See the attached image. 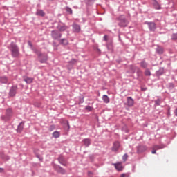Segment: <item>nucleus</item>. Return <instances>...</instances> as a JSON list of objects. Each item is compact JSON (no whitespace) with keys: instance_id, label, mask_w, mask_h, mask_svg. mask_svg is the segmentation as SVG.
<instances>
[{"instance_id":"c9c22d12","label":"nucleus","mask_w":177,"mask_h":177,"mask_svg":"<svg viewBox=\"0 0 177 177\" xmlns=\"http://www.w3.org/2000/svg\"><path fill=\"white\" fill-rule=\"evenodd\" d=\"M155 103L157 106H160V103H161V100H157L155 101Z\"/></svg>"},{"instance_id":"cd10ccee","label":"nucleus","mask_w":177,"mask_h":177,"mask_svg":"<svg viewBox=\"0 0 177 177\" xmlns=\"http://www.w3.org/2000/svg\"><path fill=\"white\" fill-rule=\"evenodd\" d=\"M141 67H143L144 68H146L147 67V64H146V62L142 61L140 63Z\"/></svg>"},{"instance_id":"c03bdc74","label":"nucleus","mask_w":177,"mask_h":177,"mask_svg":"<svg viewBox=\"0 0 177 177\" xmlns=\"http://www.w3.org/2000/svg\"><path fill=\"white\" fill-rule=\"evenodd\" d=\"M90 2H95V0H90Z\"/></svg>"},{"instance_id":"09e8293b","label":"nucleus","mask_w":177,"mask_h":177,"mask_svg":"<svg viewBox=\"0 0 177 177\" xmlns=\"http://www.w3.org/2000/svg\"><path fill=\"white\" fill-rule=\"evenodd\" d=\"M176 72H177V70H176Z\"/></svg>"},{"instance_id":"4be33fe9","label":"nucleus","mask_w":177,"mask_h":177,"mask_svg":"<svg viewBox=\"0 0 177 177\" xmlns=\"http://www.w3.org/2000/svg\"><path fill=\"white\" fill-rule=\"evenodd\" d=\"M102 100H104V103H110V98L107 95H103Z\"/></svg>"},{"instance_id":"f8f14e48","label":"nucleus","mask_w":177,"mask_h":177,"mask_svg":"<svg viewBox=\"0 0 177 177\" xmlns=\"http://www.w3.org/2000/svg\"><path fill=\"white\" fill-rule=\"evenodd\" d=\"M73 27V30L74 32H80V31H81V26H80V25L77 24H73L72 25Z\"/></svg>"},{"instance_id":"a878e982","label":"nucleus","mask_w":177,"mask_h":177,"mask_svg":"<svg viewBox=\"0 0 177 177\" xmlns=\"http://www.w3.org/2000/svg\"><path fill=\"white\" fill-rule=\"evenodd\" d=\"M83 142L86 147H88L89 146V139H84Z\"/></svg>"},{"instance_id":"a211bd4d","label":"nucleus","mask_w":177,"mask_h":177,"mask_svg":"<svg viewBox=\"0 0 177 177\" xmlns=\"http://www.w3.org/2000/svg\"><path fill=\"white\" fill-rule=\"evenodd\" d=\"M127 103L129 107H132V106H133V100L132 99V97H127Z\"/></svg>"},{"instance_id":"9d476101","label":"nucleus","mask_w":177,"mask_h":177,"mask_svg":"<svg viewBox=\"0 0 177 177\" xmlns=\"http://www.w3.org/2000/svg\"><path fill=\"white\" fill-rule=\"evenodd\" d=\"M24 124L25 122L22 121L19 123V125L17 126V133H21L23 132V130L24 129Z\"/></svg>"},{"instance_id":"c85d7f7f","label":"nucleus","mask_w":177,"mask_h":177,"mask_svg":"<svg viewBox=\"0 0 177 177\" xmlns=\"http://www.w3.org/2000/svg\"><path fill=\"white\" fill-rule=\"evenodd\" d=\"M73 66L70 64L66 65L67 70H68L69 71H71V70H73Z\"/></svg>"},{"instance_id":"9b49d317","label":"nucleus","mask_w":177,"mask_h":177,"mask_svg":"<svg viewBox=\"0 0 177 177\" xmlns=\"http://www.w3.org/2000/svg\"><path fill=\"white\" fill-rule=\"evenodd\" d=\"M58 41L59 45H62V46H67V45H68V39L66 38L59 39Z\"/></svg>"},{"instance_id":"ea45409f","label":"nucleus","mask_w":177,"mask_h":177,"mask_svg":"<svg viewBox=\"0 0 177 177\" xmlns=\"http://www.w3.org/2000/svg\"><path fill=\"white\" fill-rule=\"evenodd\" d=\"M156 150L154 149H153V150H152V154H156Z\"/></svg>"},{"instance_id":"f03ea898","label":"nucleus","mask_w":177,"mask_h":177,"mask_svg":"<svg viewBox=\"0 0 177 177\" xmlns=\"http://www.w3.org/2000/svg\"><path fill=\"white\" fill-rule=\"evenodd\" d=\"M8 49H9L12 57L17 59L20 56V49L19 48V46L16 44V42L12 41L8 46Z\"/></svg>"},{"instance_id":"39448f33","label":"nucleus","mask_w":177,"mask_h":177,"mask_svg":"<svg viewBox=\"0 0 177 177\" xmlns=\"http://www.w3.org/2000/svg\"><path fill=\"white\" fill-rule=\"evenodd\" d=\"M57 30L59 32H63L66 31V30H68V27L66 26V24L62 23V21H59V22L58 23V25L57 26Z\"/></svg>"},{"instance_id":"7ed1b4c3","label":"nucleus","mask_w":177,"mask_h":177,"mask_svg":"<svg viewBox=\"0 0 177 177\" xmlns=\"http://www.w3.org/2000/svg\"><path fill=\"white\" fill-rule=\"evenodd\" d=\"M13 117V109L12 108H8L6 109L5 115L1 116L2 121H9L10 118Z\"/></svg>"},{"instance_id":"49530a36","label":"nucleus","mask_w":177,"mask_h":177,"mask_svg":"<svg viewBox=\"0 0 177 177\" xmlns=\"http://www.w3.org/2000/svg\"><path fill=\"white\" fill-rule=\"evenodd\" d=\"M55 44H56V42H53V45H55Z\"/></svg>"},{"instance_id":"de8ad7c7","label":"nucleus","mask_w":177,"mask_h":177,"mask_svg":"<svg viewBox=\"0 0 177 177\" xmlns=\"http://www.w3.org/2000/svg\"><path fill=\"white\" fill-rule=\"evenodd\" d=\"M88 175H89V171L87 172Z\"/></svg>"},{"instance_id":"a18cd8bd","label":"nucleus","mask_w":177,"mask_h":177,"mask_svg":"<svg viewBox=\"0 0 177 177\" xmlns=\"http://www.w3.org/2000/svg\"><path fill=\"white\" fill-rule=\"evenodd\" d=\"M9 158H10L9 156H7V160H9Z\"/></svg>"},{"instance_id":"20e7f679","label":"nucleus","mask_w":177,"mask_h":177,"mask_svg":"<svg viewBox=\"0 0 177 177\" xmlns=\"http://www.w3.org/2000/svg\"><path fill=\"white\" fill-rule=\"evenodd\" d=\"M62 34L58 30L51 31L50 36L54 41H59L62 38Z\"/></svg>"},{"instance_id":"b1692460","label":"nucleus","mask_w":177,"mask_h":177,"mask_svg":"<svg viewBox=\"0 0 177 177\" xmlns=\"http://www.w3.org/2000/svg\"><path fill=\"white\" fill-rule=\"evenodd\" d=\"M56 129V126H55V124H52L48 128V131L50 132H52L53 131H55Z\"/></svg>"},{"instance_id":"473e14b6","label":"nucleus","mask_w":177,"mask_h":177,"mask_svg":"<svg viewBox=\"0 0 177 177\" xmlns=\"http://www.w3.org/2000/svg\"><path fill=\"white\" fill-rule=\"evenodd\" d=\"M153 149L155 150H159V149H161V147H160V146H158V145H154L153 147Z\"/></svg>"},{"instance_id":"6e6552de","label":"nucleus","mask_w":177,"mask_h":177,"mask_svg":"<svg viewBox=\"0 0 177 177\" xmlns=\"http://www.w3.org/2000/svg\"><path fill=\"white\" fill-rule=\"evenodd\" d=\"M58 162L61 164V165H63L64 167H67V160H66V158H64V156L60 155L58 158Z\"/></svg>"},{"instance_id":"72a5a7b5","label":"nucleus","mask_w":177,"mask_h":177,"mask_svg":"<svg viewBox=\"0 0 177 177\" xmlns=\"http://www.w3.org/2000/svg\"><path fill=\"white\" fill-rule=\"evenodd\" d=\"M84 102V97H80L79 103L82 104Z\"/></svg>"},{"instance_id":"4c0bfd02","label":"nucleus","mask_w":177,"mask_h":177,"mask_svg":"<svg viewBox=\"0 0 177 177\" xmlns=\"http://www.w3.org/2000/svg\"><path fill=\"white\" fill-rule=\"evenodd\" d=\"M4 171H5V169H4L3 168L0 167V174L3 173V172H4Z\"/></svg>"},{"instance_id":"58836bf2","label":"nucleus","mask_w":177,"mask_h":177,"mask_svg":"<svg viewBox=\"0 0 177 177\" xmlns=\"http://www.w3.org/2000/svg\"><path fill=\"white\" fill-rule=\"evenodd\" d=\"M66 124L68 127V129H70V123L68 122V121H66Z\"/></svg>"},{"instance_id":"dca6fc26","label":"nucleus","mask_w":177,"mask_h":177,"mask_svg":"<svg viewBox=\"0 0 177 177\" xmlns=\"http://www.w3.org/2000/svg\"><path fill=\"white\" fill-rule=\"evenodd\" d=\"M149 28L150 31H155L156 30V24L153 22H149L148 23Z\"/></svg>"},{"instance_id":"c756f323","label":"nucleus","mask_w":177,"mask_h":177,"mask_svg":"<svg viewBox=\"0 0 177 177\" xmlns=\"http://www.w3.org/2000/svg\"><path fill=\"white\" fill-rule=\"evenodd\" d=\"M36 157L41 162L44 160V158L42 157H41V156H39V154H38V153H36Z\"/></svg>"},{"instance_id":"2f4dec72","label":"nucleus","mask_w":177,"mask_h":177,"mask_svg":"<svg viewBox=\"0 0 177 177\" xmlns=\"http://www.w3.org/2000/svg\"><path fill=\"white\" fill-rule=\"evenodd\" d=\"M151 74V73H150V71H149V70L145 71V75H147V77L150 76Z\"/></svg>"},{"instance_id":"5701e85b","label":"nucleus","mask_w":177,"mask_h":177,"mask_svg":"<svg viewBox=\"0 0 177 177\" xmlns=\"http://www.w3.org/2000/svg\"><path fill=\"white\" fill-rule=\"evenodd\" d=\"M153 6H154L155 9H161V6L157 1H155L153 3Z\"/></svg>"},{"instance_id":"7c9ffc66","label":"nucleus","mask_w":177,"mask_h":177,"mask_svg":"<svg viewBox=\"0 0 177 177\" xmlns=\"http://www.w3.org/2000/svg\"><path fill=\"white\" fill-rule=\"evenodd\" d=\"M171 39H173V40H176L177 39V33L172 35Z\"/></svg>"},{"instance_id":"1a4fd4ad","label":"nucleus","mask_w":177,"mask_h":177,"mask_svg":"<svg viewBox=\"0 0 177 177\" xmlns=\"http://www.w3.org/2000/svg\"><path fill=\"white\" fill-rule=\"evenodd\" d=\"M119 26L120 27H127L128 26V21L124 17H120Z\"/></svg>"},{"instance_id":"37998d69","label":"nucleus","mask_w":177,"mask_h":177,"mask_svg":"<svg viewBox=\"0 0 177 177\" xmlns=\"http://www.w3.org/2000/svg\"><path fill=\"white\" fill-rule=\"evenodd\" d=\"M86 110H89V105H87V106H86Z\"/></svg>"},{"instance_id":"412c9836","label":"nucleus","mask_w":177,"mask_h":177,"mask_svg":"<svg viewBox=\"0 0 177 177\" xmlns=\"http://www.w3.org/2000/svg\"><path fill=\"white\" fill-rule=\"evenodd\" d=\"M24 81L27 84H31L32 82V78L26 77L24 78Z\"/></svg>"},{"instance_id":"4468645a","label":"nucleus","mask_w":177,"mask_h":177,"mask_svg":"<svg viewBox=\"0 0 177 177\" xmlns=\"http://www.w3.org/2000/svg\"><path fill=\"white\" fill-rule=\"evenodd\" d=\"M9 82V79L6 76L0 77V83L1 84H8Z\"/></svg>"},{"instance_id":"bb28decb","label":"nucleus","mask_w":177,"mask_h":177,"mask_svg":"<svg viewBox=\"0 0 177 177\" xmlns=\"http://www.w3.org/2000/svg\"><path fill=\"white\" fill-rule=\"evenodd\" d=\"M157 52H158V53H160V55H161L163 53L164 49H162V48H161V47H158Z\"/></svg>"},{"instance_id":"423d86ee","label":"nucleus","mask_w":177,"mask_h":177,"mask_svg":"<svg viewBox=\"0 0 177 177\" xmlns=\"http://www.w3.org/2000/svg\"><path fill=\"white\" fill-rule=\"evenodd\" d=\"M17 85H14L10 88V91L8 93L9 97H15L16 94L17 93Z\"/></svg>"},{"instance_id":"f3484780","label":"nucleus","mask_w":177,"mask_h":177,"mask_svg":"<svg viewBox=\"0 0 177 177\" xmlns=\"http://www.w3.org/2000/svg\"><path fill=\"white\" fill-rule=\"evenodd\" d=\"M36 16H41V17H45V12L42 10H37Z\"/></svg>"},{"instance_id":"f257e3e1","label":"nucleus","mask_w":177,"mask_h":177,"mask_svg":"<svg viewBox=\"0 0 177 177\" xmlns=\"http://www.w3.org/2000/svg\"><path fill=\"white\" fill-rule=\"evenodd\" d=\"M28 45L30 46L31 50H32V52L37 55L38 62H39L41 64L48 62L49 57L46 53H41V51L37 49V48L34 47L31 41H28Z\"/></svg>"},{"instance_id":"6ab92c4d","label":"nucleus","mask_w":177,"mask_h":177,"mask_svg":"<svg viewBox=\"0 0 177 177\" xmlns=\"http://www.w3.org/2000/svg\"><path fill=\"white\" fill-rule=\"evenodd\" d=\"M53 138H55V139H57L58 138H60V133L59 131H54L52 133Z\"/></svg>"},{"instance_id":"a19ab883","label":"nucleus","mask_w":177,"mask_h":177,"mask_svg":"<svg viewBox=\"0 0 177 177\" xmlns=\"http://www.w3.org/2000/svg\"><path fill=\"white\" fill-rule=\"evenodd\" d=\"M104 41H107V35L104 36Z\"/></svg>"},{"instance_id":"393cba45","label":"nucleus","mask_w":177,"mask_h":177,"mask_svg":"<svg viewBox=\"0 0 177 177\" xmlns=\"http://www.w3.org/2000/svg\"><path fill=\"white\" fill-rule=\"evenodd\" d=\"M77 63V59H72L71 61L68 62V64H71V66H74Z\"/></svg>"},{"instance_id":"2eb2a0df","label":"nucleus","mask_w":177,"mask_h":177,"mask_svg":"<svg viewBox=\"0 0 177 177\" xmlns=\"http://www.w3.org/2000/svg\"><path fill=\"white\" fill-rule=\"evenodd\" d=\"M120 142L116 141L113 143V147L112 148L113 151H117L120 149Z\"/></svg>"},{"instance_id":"ddd939ff","label":"nucleus","mask_w":177,"mask_h":177,"mask_svg":"<svg viewBox=\"0 0 177 177\" xmlns=\"http://www.w3.org/2000/svg\"><path fill=\"white\" fill-rule=\"evenodd\" d=\"M113 165H114L117 171H122V169H124V167H122V165L121 162L113 163Z\"/></svg>"},{"instance_id":"79ce46f5","label":"nucleus","mask_w":177,"mask_h":177,"mask_svg":"<svg viewBox=\"0 0 177 177\" xmlns=\"http://www.w3.org/2000/svg\"><path fill=\"white\" fill-rule=\"evenodd\" d=\"M174 114H175V115L177 116V108L176 109V110H175V111H174Z\"/></svg>"},{"instance_id":"0eeeda50","label":"nucleus","mask_w":177,"mask_h":177,"mask_svg":"<svg viewBox=\"0 0 177 177\" xmlns=\"http://www.w3.org/2000/svg\"><path fill=\"white\" fill-rule=\"evenodd\" d=\"M53 168L57 174H61V175H66V169L59 165H54Z\"/></svg>"},{"instance_id":"aec40b11","label":"nucleus","mask_w":177,"mask_h":177,"mask_svg":"<svg viewBox=\"0 0 177 177\" xmlns=\"http://www.w3.org/2000/svg\"><path fill=\"white\" fill-rule=\"evenodd\" d=\"M65 10H66L67 15H73V9H71V8L66 6L65 8Z\"/></svg>"},{"instance_id":"f704fd0d","label":"nucleus","mask_w":177,"mask_h":177,"mask_svg":"<svg viewBox=\"0 0 177 177\" xmlns=\"http://www.w3.org/2000/svg\"><path fill=\"white\" fill-rule=\"evenodd\" d=\"M124 161H127L128 160V155L124 154L122 157Z\"/></svg>"},{"instance_id":"e433bc0d","label":"nucleus","mask_w":177,"mask_h":177,"mask_svg":"<svg viewBox=\"0 0 177 177\" xmlns=\"http://www.w3.org/2000/svg\"><path fill=\"white\" fill-rule=\"evenodd\" d=\"M120 177H129V174H122Z\"/></svg>"}]
</instances>
